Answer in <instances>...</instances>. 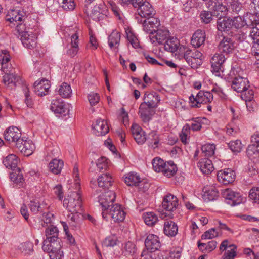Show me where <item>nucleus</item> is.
<instances>
[{
    "mask_svg": "<svg viewBox=\"0 0 259 259\" xmlns=\"http://www.w3.org/2000/svg\"><path fill=\"white\" fill-rule=\"evenodd\" d=\"M137 8L136 18L139 17V20L149 18L155 14V11L148 1Z\"/></svg>",
    "mask_w": 259,
    "mask_h": 259,
    "instance_id": "obj_9",
    "label": "nucleus"
},
{
    "mask_svg": "<svg viewBox=\"0 0 259 259\" xmlns=\"http://www.w3.org/2000/svg\"><path fill=\"white\" fill-rule=\"evenodd\" d=\"M88 99L90 105L93 106L99 103L100 100V97L97 93L91 92L88 95Z\"/></svg>",
    "mask_w": 259,
    "mask_h": 259,
    "instance_id": "obj_57",
    "label": "nucleus"
},
{
    "mask_svg": "<svg viewBox=\"0 0 259 259\" xmlns=\"http://www.w3.org/2000/svg\"><path fill=\"white\" fill-rule=\"evenodd\" d=\"M136 251V246L133 242L128 241L123 245V253L125 255H133Z\"/></svg>",
    "mask_w": 259,
    "mask_h": 259,
    "instance_id": "obj_49",
    "label": "nucleus"
},
{
    "mask_svg": "<svg viewBox=\"0 0 259 259\" xmlns=\"http://www.w3.org/2000/svg\"><path fill=\"white\" fill-rule=\"evenodd\" d=\"M120 34L117 31H113L108 37V44L111 49H117L120 40Z\"/></svg>",
    "mask_w": 259,
    "mask_h": 259,
    "instance_id": "obj_34",
    "label": "nucleus"
},
{
    "mask_svg": "<svg viewBox=\"0 0 259 259\" xmlns=\"http://www.w3.org/2000/svg\"><path fill=\"white\" fill-rule=\"evenodd\" d=\"M112 178L107 174L101 175L98 179V184L99 187L103 189H108L112 186Z\"/></svg>",
    "mask_w": 259,
    "mask_h": 259,
    "instance_id": "obj_33",
    "label": "nucleus"
},
{
    "mask_svg": "<svg viewBox=\"0 0 259 259\" xmlns=\"http://www.w3.org/2000/svg\"><path fill=\"white\" fill-rule=\"evenodd\" d=\"M189 53H185L184 57L188 64L193 68H197L202 64L201 59H196V58L189 55Z\"/></svg>",
    "mask_w": 259,
    "mask_h": 259,
    "instance_id": "obj_45",
    "label": "nucleus"
},
{
    "mask_svg": "<svg viewBox=\"0 0 259 259\" xmlns=\"http://www.w3.org/2000/svg\"><path fill=\"white\" fill-rule=\"evenodd\" d=\"M143 101V102L142 103V104H145L149 107L156 108L158 106L160 99L157 93L146 92L144 96Z\"/></svg>",
    "mask_w": 259,
    "mask_h": 259,
    "instance_id": "obj_22",
    "label": "nucleus"
},
{
    "mask_svg": "<svg viewBox=\"0 0 259 259\" xmlns=\"http://www.w3.org/2000/svg\"><path fill=\"white\" fill-rule=\"evenodd\" d=\"M215 146L214 144H206L202 146V153L205 156H211L214 154Z\"/></svg>",
    "mask_w": 259,
    "mask_h": 259,
    "instance_id": "obj_52",
    "label": "nucleus"
},
{
    "mask_svg": "<svg viewBox=\"0 0 259 259\" xmlns=\"http://www.w3.org/2000/svg\"><path fill=\"white\" fill-rule=\"evenodd\" d=\"M20 40L23 46L28 49H32L36 46L37 37L33 33L30 34L28 33H23L20 37Z\"/></svg>",
    "mask_w": 259,
    "mask_h": 259,
    "instance_id": "obj_23",
    "label": "nucleus"
},
{
    "mask_svg": "<svg viewBox=\"0 0 259 259\" xmlns=\"http://www.w3.org/2000/svg\"><path fill=\"white\" fill-rule=\"evenodd\" d=\"M93 133L97 136H101L106 135L109 132V128L106 120L98 119L96 122L92 125Z\"/></svg>",
    "mask_w": 259,
    "mask_h": 259,
    "instance_id": "obj_18",
    "label": "nucleus"
},
{
    "mask_svg": "<svg viewBox=\"0 0 259 259\" xmlns=\"http://www.w3.org/2000/svg\"><path fill=\"white\" fill-rule=\"evenodd\" d=\"M59 230L57 227L53 225H50L46 228L45 235L46 239L54 240L60 239L59 237Z\"/></svg>",
    "mask_w": 259,
    "mask_h": 259,
    "instance_id": "obj_36",
    "label": "nucleus"
},
{
    "mask_svg": "<svg viewBox=\"0 0 259 259\" xmlns=\"http://www.w3.org/2000/svg\"><path fill=\"white\" fill-rule=\"evenodd\" d=\"M203 196L206 201H212L218 198L219 192L214 187H211L204 192Z\"/></svg>",
    "mask_w": 259,
    "mask_h": 259,
    "instance_id": "obj_43",
    "label": "nucleus"
},
{
    "mask_svg": "<svg viewBox=\"0 0 259 259\" xmlns=\"http://www.w3.org/2000/svg\"><path fill=\"white\" fill-rule=\"evenodd\" d=\"M140 180L139 176L133 172L127 174L124 177L125 183L130 186L136 187Z\"/></svg>",
    "mask_w": 259,
    "mask_h": 259,
    "instance_id": "obj_37",
    "label": "nucleus"
},
{
    "mask_svg": "<svg viewBox=\"0 0 259 259\" xmlns=\"http://www.w3.org/2000/svg\"><path fill=\"white\" fill-rule=\"evenodd\" d=\"M222 195L223 198L226 200V202L231 206L238 205L242 201V198L240 193L230 189L223 190Z\"/></svg>",
    "mask_w": 259,
    "mask_h": 259,
    "instance_id": "obj_8",
    "label": "nucleus"
},
{
    "mask_svg": "<svg viewBox=\"0 0 259 259\" xmlns=\"http://www.w3.org/2000/svg\"><path fill=\"white\" fill-rule=\"evenodd\" d=\"M218 236V232L214 228H211L206 231L201 236L202 239H212Z\"/></svg>",
    "mask_w": 259,
    "mask_h": 259,
    "instance_id": "obj_61",
    "label": "nucleus"
},
{
    "mask_svg": "<svg viewBox=\"0 0 259 259\" xmlns=\"http://www.w3.org/2000/svg\"><path fill=\"white\" fill-rule=\"evenodd\" d=\"M236 178L234 170L230 168H226L218 172L217 179L218 181L224 185H228L233 183Z\"/></svg>",
    "mask_w": 259,
    "mask_h": 259,
    "instance_id": "obj_10",
    "label": "nucleus"
},
{
    "mask_svg": "<svg viewBox=\"0 0 259 259\" xmlns=\"http://www.w3.org/2000/svg\"><path fill=\"white\" fill-rule=\"evenodd\" d=\"M214 15L217 17H224L226 14L228 10L227 7L223 5L222 2L215 6L213 8Z\"/></svg>",
    "mask_w": 259,
    "mask_h": 259,
    "instance_id": "obj_50",
    "label": "nucleus"
},
{
    "mask_svg": "<svg viewBox=\"0 0 259 259\" xmlns=\"http://www.w3.org/2000/svg\"><path fill=\"white\" fill-rule=\"evenodd\" d=\"M163 44H164L165 50L175 52L178 49L179 41L176 38L169 37Z\"/></svg>",
    "mask_w": 259,
    "mask_h": 259,
    "instance_id": "obj_35",
    "label": "nucleus"
},
{
    "mask_svg": "<svg viewBox=\"0 0 259 259\" xmlns=\"http://www.w3.org/2000/svg\"><path fill=\"white\" fill-rule=\"evenodd\" d=\"M228 146L233 152L239 153L241 151L242 145L240 140L231 141L228 143Z\"/></svg>",
    "mask_w": 259,
    "mask_h": 259,
    "instance_id": "obj_53",
    "label": "nucleus"
},
{
    "mask_svg": "<svg viewBox=\"0 0 259 259\" xmlns=\"http://www.w3.org/2000/svg\"><path fill=\"white\" fill-rule=\"evenodd\" d=\"M35 146L31 140L24 139V138H17V148L24 156L31 155L34 149Z\"/></svg>",
    "mask_w": 259,
    "mask_h": 259,
    "instance_id": "obj_7",
    "label": "nucleus"
},
{
    "mask_svg": "<svg viewBox=\"0 0 259 259\" xmlns=\"http://www.w3.org/2000/svg\"><path fill=\"white\" fill-rule=\"evenodd\" d=\"M218 48L220 52L228 54L233 50L234 46L230 38L224 37L220 42Z\"/></svg>",
    "mask_w": 259,
    "mask_h": 259,
    "instance_id": "obj_30",
    "label": "nucleus"
},
{
    "mask_svg": "<svg viewBox=\"0 0 259 259\" xmlns=\"http://www.w3.org/2000/svg\"><path fill=\"white\" fill-rule=\"evenodd\" d=\"M96 164L100 171L106 170L108 166L107 159L105 157H102L98 159Z\"/></svg>",
    "mask_w": 259,
    "mask_h": 259,
    "instance_id": "obj_58",
    "label": "nucleus"
},
{
    "mask_svg": "<svg viewBox=\"0 0 259 259\" xmlns=\"http://www.w3.org/2000/svg\"><path fill=\"white\" fill-rule=\"evenodd\" d=\"M79 213H74L69 215L68 216V219H69V225L70 226L76 227L79 224Z\"/></svg>",
    "mask_w": 259,
    "mask_h": 259,
    "instance_id": "obj_62",
    "label": "nucleus"
},
{
    "mask_svg": "<svg viewBox=\"0 0 259 259\" xmlns=\"http://www.w3.org/2000/svg\"><path fill=\"white\" fill-rule=\"evenodd\" d=\"M178 231V227L176 223L171 220H166L164 222L163 232L164 233L170 237L175 236Z\"/></svg>",
    "mask_w": 259,
    "mask_h": 259,
    "instance_id": "obj_26",
    "label": "nucleus"
},
{
    "mask_svg": "<svg viewBox=\"0 0 259 259\" xmlns=\"http://www.w3.org/2000/svg\"><path fill=\"white\" fill-rule=\"evenodd\" d=\"M61 239H45L43 242L42 248L45 252L48 253L61 249Z\"/></svg>",
    "mask_w": 259,
    "mask_h": 259,
    "instance_id": "obj_21",
    "label": "nucleus"
},
{
    "mask_svg": "<svg viewBox=\"0 0 259 259\" xmlns=\"http://www.w3.org/2000/svg\"><path fill=\"white\" fill-rule=\"evenodd\" d=\"M145 245L147 250L153 252L159 248L160 242L157 236L150 234L147 236L145 241Z\"/></svg>",
    "mask_w": 259,
    "mask_h": 259,
    "instance_id": "obj_20",
    "label": "nucleus"
},
{
    "mask_svg": "<svg viewBox=\"0 0 259 259\" xmlns=\"http://www.w3.org/2000/svg\"><path fill=\"white\" fill-rule=\"evenodd\" d=\"M232 21L230 18L219 17L217 20V28L220 31H228L232 28Z\"/></svg>",
    "mask_w": 259,
    "mask_h": 259,
    "instance_id": "obj_28",
    "label": "nucleus"
},
{
    "mask_svg": "<svg viewBox=\"0 0 259 259\" xmlns=\"http://www.w3.org/2000/svg\"><path fill=\"white\" fill-rule=\"evenodd\" d=\"M117 239L114 236L107 237L102 243L103 246L113 247L116 245Z\"/></svg>",
    "mask_w": 259,
    "mask_h": 259,
    "instance_id": "obj_64",
    "label": "nucleus"
},
{
    "mask_svg": "<svg viewBox=\"0 0 259 259\" xmlns=\"http://www.w3.org/2000/svg\"><path fill=\"white\" fill-rule=\"evenodd\" d=\"M246 154L253 162H259V146L255 144L249 145L247 147Z\"/></svg>",
    "mask_w": 259,
    "mask_h": 259,
    "instance_id": "obj_31",
    "label": "nucleus"
},
{
    "mask_svg": "<svg viewBox=\"0 0 259 259\" xmlns=\"http://www.w3.org/2000/svg\"><path fill=\"white\" fill-rule=\"evenodd\" d=\"M231 19L232 21V27L236 29H240L245 27H249L259 24V20L256 19L251 13L246 14L242 16H235Z\"/></svg>",
    "mask_w": 259,
    "mask_h": 259,
    "instance_id": "obj_2",
    "label": "nucleus"
},
{
    "mask_svg": "<svg viewBox=\"0 0 259 259\" xmlns=\"http://www.w3.org/2000/svg\"><path fill=\"white\" fill-rule=\"evenodd\" d=\"M214 16V12L205 10L201 11L200 14V19L205 24L210 23Z\"/></svg>",
    "mask_w": 259,
    "mask_h": 259,
    "instance_id": "obj_51",
    "label": "nucleus"
},
{
    "mask_svg": "<svg viewBox=\"0 0 259 259\" xmlns=\"http://www.w3.org/2000/svg\"><path fill=\"white\" fill-rule=\"evenodd\" d=\"M108 10L104 5L95 6L92 9L90 17L93 20L100 21L106 18Z\"/></svg>",
    "mask_w": 259,
    "mask_h": 259,
    "instance_id": "obj_15",
    "label": "nucleus"
},
{
    "mask_svg": "<svg viewBox=\"0 0 259 259\" xmlns=\"http://www.w3.org/2000/svg\"><path fill=\"white\" fill-rule=\"evenodd\" d=\"M256 26V25H253L249 27L252 28L250 32V36L253 40L254 43L259 42V29L255 27Z\"/></svg>",
    "mask_w": 259,
    "mask_h": 259,
    "instance_id": "obj_63",
    "label": "nucleus"
},
{
    "mask_svg": "<svg viewBox=\"0 0 259 259\" xmlns=\"http://www.w3.org/2000/svg\"><path fill=\"white\" fill-rule=\"evenodd\" d=\"M17 249L24 256L31 255L34 252L33 243L29 240L21 242L17 247Z\"/></svg>",
    "mask_w": 259,
    "mask_h": 259,
    "instance_id": "obj_25",
    "label": "nucleus"
},
{
    "mask_svg": "<svg viewBox=\"0 0 259 259\" xmlns=\"http://www.w3.org/2000/svg\"><path fill=\"white\" fill-rule=\"evenodd\" d=\"M64 166V162L62 160L53 158L49 163L50 171L55 174L58 175L61 173Z\"/></svg>",
    "mask_w": 259,
    "mask_h": 259,
    "instance_id": "obj_29",
    "label": "nucleus"
},
{
    "mask_svg": "<svg viewBox=\"0 0 259 259\" xmlns=\"http://www.w3.org/2000/svg\"><path fill=\"white\" fill-rule=\"evenodd\" d=\"M146 140L148 141L149 146H151L153 148L157 147L159 139L156 131H152L150 132L147 137Z\"/></svg>",
    "mask_w": 259,
    "mask_h": 259,
    "instance_id": "obj_46",
    "label": "nucleus"
},
{
    "mask_svg": "<svg viewBox=\"0 0 259 259\" xmlns=\"http://www.w3.org/2000/svg\"><path fill=\"white\" fill-rule=\"evenodd\" d=\"M17 85L19 87V92L20 97L24 98V102L29 108H32L33 105V100L30 95V92L28 88L29 84L21 76L17 75Z\"/></svg>",
    "mask_w": 259,
    "mask_h": 259,
    "instance_id": "obj_4",
    "label": "nucleus"
},
{
    "mask_svg": "<svg viewBox=\"0 0 259 259\" xmlns=\"http://www.w3.org/2000/svg\"><path fill=\"white\" fill-rule=\"evenodd\" d=\"M236 249L237 246L235 245H228L227 240L222 241L220 246L221 251L226 250L223 256V259H234L237 255Z\"/></svg>",
    "mask_w": 259,
    "mask_h": 259,
    "instance_id": "obj_16",
    "label": "nucleus"
},
{
    "mask_svg": "<svg viewBox=\"0 0 259 259\" xmlns=\"http://www.w3.org/2000/svg\"><path fill=\"white\" fill-rule=\"evenodd\" d=\"M143 218L146 224L152 226L158 221V217L153 212H148L143 213Z\"/></svg>",
    "mask_w": 259,
    "mask_h": 259,
    "instance_id": "obj_42",
    "label": "nucleus"
},
{
    "mask_svg": "<svg viewBox=\"0 0 259 259\" xmlns=\"http://www.w3.org/2000/svg\"><path fill=\"white\" fill-rule=\"evenodd\" d=\"M245 91H242L241 93V98L244 101H250L253 99L254 92L250 87L248 88V89H245Z\"/></svg>",
    "mask_w": 259,
    "mask_h": 259,
    "instance_id": "obj_54",
    "label": "nucleus"
},
{
    "mask_svg": "<svg viewBox=\"0 0 259 259\" xmlns=\"http://www.w3.org/2000/svg\"><path fill=\"white\" fill-rule=\"evenodd\" d=\"M50 109L55 114L63 116H65L68 112L67 109L65 107L64 103L60 99L53 100L51 103Z\"/></svg>",
    "mask_w": 259,
    "mask_h": 259,
    "instance_id": "obj_24",
    "label": "nucleus"
},
{
    "mask_svg": "<svg viewBox=\"0 0 259 259\" xmlns=\"http://www.w3.org/2000/svg\"><path fill=\"white\" fill-rule=\"evenodd\" d=\"M154 108L149 107L145 104L141 103L138 114L142 121L145 123L148 122L155 113Z\"/></svg>",
    "mask_w": 259,
    "mask_h": 259,
    "instance_id": "obj_17",
    "label": "nucleus"
},
{
    "mask_svg": "<svg viewBox=\"0 0 259 259\" xmlns=\"http://www.w3.org/2000/svg\"><path fill=\"white\" fill-rule=\"evenodd\" d=\"M206 35L204 31L197 30L193 35L191 39V44L195 48H198L204 44Z\"/></svg>",
    "mask_w": 259,
    "mask_h": 259,
    "instance_id": "obj_27",
    "label": "nucleus"
},
{
    "mask_svg": "<svg viewBox=\"0 0 259 259\" xmlns=\"http://www.w3.org/2000/svg\"><path fill=\"white\" fill-rule=\"evenodd\" d=\"M50 86V81L45 78H42L34 83V91L38 96H43L49 93Z\"/></svg>",
    "mask_w": 259,
    "mask_h": 259,
    "instance_id": "obj_12",
    "label": "nucleus"
},
{
    "mask_svg": "<svg viewBox=\"0 0 259 259\" xmlns=\"http://www.w3.org/2000/svg\"><path fill=\"white\" fill-rule=\"evenodd\" d=\"M16 11L15 9H11L8 11L6 15V21L15 25L14 22H16Z\"/></svg>",
    "mask_w": 259,
    "mask_h": 259,
    "instance_id": "obj_56",
    "label": "nucleus"
},
{
    "mask_svg": "<svg viewBox=\"0 0 259 259\" xmlns=\"http://www.w3.org/2000/svg\"><path fill=\"white\" fill-rule=\"evenodd\" d=\"M198 166L205 174H210L213 170L212 161L208 158L201 159L198 163Z\"/></svg>",
    "mask_w": 259,
    "mask_h": 259,
    "instance_id": "obj_32",
    "label": "nucleus"
},
{
    "mask_svg": "<svg viewBox=\"0 0 259 259\" xmlns=\"http://www.w3.org/2000/svg\"><path fill=\"white\" fill-rule=\"evenodd\" d=\"M231 87L236 92L241 93L242 91H245V89H248L249 82L247 78L238 76L233 80Z\"/></svg>",
    "mask_w": 259,
    "mask_h": 259,
    "instance_id": "obj_19",
    "label": "nucleus"
},
{
    "mask_svg": "<svg viewBox=\"0 0 259 259\" xmlns=\"http://www.w3.org/2000/svg\"><path fill=\"white\" fill-rule=\"evenodd\" d=\"M190 130V127L189 126V125L186 124L183 127L180 135L181 142L185 144L187 143V135L189 133Z\"/></svg>",
    "mask_w": 259,
    "mask_h": 259,
    "instance_id": "obj_60",
    "label": "nucleus"
},
{
    "mask_svg": "<svg viewBox=\"0 0 259 259\" xmlns=\"http://www.w3.org/2000/svg\"><path fill=\"white\" fill-rule=\"evenodd\" d=\"M178 205V199L174 195L167 194L163 197L162 206L166 211H173L177 209Z\"/></svg>",
    "mask_w": 259,
    "mask_h": 259,
    "instance_id": "obj_13",
    "label": "nucleus"
},
{
    "mask_svg": "<svg viewBox=\"0 0 259 259\" xmlns=\"http://www.w3.org/2000/svg\"><path fill=\"white\" fill-rule=\"evenodd\" d=\"M249 198L254 202L259 203V187H253L249 191Z\"/></svg>",
    "mask_w": 259,
    "mask_h": 259,
    "instance_id": "obj_59",
    "label": "nucleus"
},
{
    "mask_svg": "<svg viewBox=\"0 0 259 259\" xmlns=\"http://www.w3.org/2000/svg\"><path fill=\"white\" fill-rule=\"evenodd\" d=\"M116 195L113 191H108L98 196V202L102 207V217L107 219V213L115 200Z\"/></svg>",
    "mask_w": 259,
    "mask_h": 259,
    "instance_id": "obj_3",
    "label": "nucleus"
},
{
    "mask_svg": "<svg viewBox=\"0 0 259 259\" xmlns=\"http://www.w3.org/2000/svg\"><path fill=\"white\" fill-rule=\"evenodd\" d=\"M78 35L77 33L72 34L71 36L70 48L68 51V54L71 56H74L78 51Z\"/></svg>",
    "mask_w": 259,
    "mask_h": 259,
    "instance_id": "obj_38",
    "label": "nucleus"
},
{
    "mask_svg": "<svg viewBox=\"0 0 259 259\" xmlns=\"http://www.w3.org/2000/svg\"><path fill=\"white\" fill-rule=\"evenodd\" d=\"M166 162H164L162 159L156 157L152 160V165L153 169L156 172H162L164 166Z\"/></svg>",
    "mask_w": 259,
    "mask_h": 259,
    "instance_id": "obj_48",
    "label": "nucleus"
},
{
    "mask_svg": "<svg viewBox=\"0 0 259 259\" xmlns=\"http://www.w3.org/2000/svg\"><path fill=\"white\" fill-rule=\"evenodd\" d=\"M58 92L63 98H69L72 94V90L69 84L64 82L60 85Z\"/></svg>",
    "mask_w": 259,
    "mask_h": 259,
    "instance_id": "obj_47",
    "label": "nucleus"
},
{
    "mask_svg": "<svg viewBox=\"0 0 259 259\" xmlns=\"http://www.w3.org/2000/svg\"><path fill=\"white\" fill-rule=\"evenodd\" d=\"M4 165L12 171H15L16 168V155L15 154H9L3 160Z\"/></svg>",
    "mask_w": 259,
    "mask_h": 259,
    "instance_id": "obj_40",
    "label": "nucleus"
},
{
    "mask_svg": "<svg viewBox=\"0 0 259 259\" xmlns=\"http://www.w3.org/2000/svg\"><path fill=\"white\" fill-rule=\"evenodd\" d=\"M109 213L112 220L115 222H121L125 217V212L121 206L118 204L113 205L109 209L107 214Z\"/></svg>",
    "mask_w": 259,
    "mask_h": 259,
    "instance_id": "obj_11",
    "label": "nucleus"
},
{
    "mask_svg": "<svg viewBox=\"0 0 259 259\" xmlns=\"http://www.w3.org/2000/svg\"><path fill=\"white\" fill-rule=\"evenodd\" d=\"M213 95L210 92L200 91L195 96L192 94L189 97L191 106L192 107L199 108L202 104H206L211 102Z\"/></svg>",
    "mask_w": 259,
    "mask_h": 259,
    "instance_id": "obj_5",
    "label": "nucleus"
},
{
    "mask_svg": "<svg viewBox=\"0 0 259 259\" xmlns=\"http://www.w3.org/2000/svg\"><path fill=\"white\" fill-rule=\"evenodd\" d=\"M177 168L176 165L172 161H169L166 163L164 166L162 173L163 175L167 177L173 176L177 172Z\"/></svg>",
    "mask_w": 259,
    "mask_h": 259,
    "instance_id": "obj_41",
    "label": "nucleus"
},
{
    "mask_svg": "<svg viewBox=\"0 0 259 259\" xmlns=\"http://www.w3.org/2000/svg\"><path fill=\"white\" fill-rule=\"evenodd\" d=\"M3 81L5 84L11 89H15L16 86V77L10 73H6L4 75Z\"/></svg>",
    "mask_w": 259,
    "mask_h": 259,
    "instance_id": "obj_44",
    "label": "nucleus"
},
{
    "mask_svg": "<svg viewBox=\"0 0 259 259\" xmlns=\"http://www.w3.org/2000/svg\"><path fill=\"white\" fill-rule=\"evenodd\" d=\"M109 4V8L111 9L113 12L114 15L119 19H122V13L120 9L116 5V3L112 0H110L108 2Z\"/></svg>",
    "mask_w": 259,
    "mask_h": 259,
    "instance_id": "obj_55",
    "label": "nucleus"
},
{
    "mask_svg": "<svg viewBox=\"0 0 259 259\" xmlns=\"http://www.w3.org/2000/svg\"><path fill=\"white\" fill-rule=\"evenodd\" d=\"M81 199L79 192H71L63 201V205L70 212L80 213L81 211Z\"/></svg>",
    "mask_w": 259,
    "mask_h": 259,
    "instance_id": "obj_1",
    "label": "nucleus"
},
{
    "mask_svg": "<svg viewBox=\"0 0 259 259\" xmlns=\"http://www.w3.org/2000/svg\"><path fill=\"white\" fill-rule=\"evenodd\" d=\"M169 37V31L163 27L157 29L154 32H151L149 35L151 42L155 45L163 44Z\"/></svg>",
    "mask_w": 259,
    "mask_h": 259,
    "instance_id": "obj_6",
    "label": "nucleus"
},
{
    "mask_svg": "<svg viewBox=\"0 0 259 259\" xmlns=\"http://www.w3.org/2000/svg\"><path fill=\"white\" fill-rule=\"evenodd\" d=\"M16 126H12L9 127L4 133V138L9 143H16V132L15 131Z\"/></svg>",
    "mask_w": 259,
    "mask_h": 259,
    "instance_id": "obj_39",
    "label": "nucleus"
},
{
    "mask_svg": "<svg viewBox=\"0 0 259 259\" xmlns=\"http://www.w3.org/2000/svg\"><path fill=\"white\" fill-rule=\"evenodd\" d=\"M226 59L224 55L221 53H215L211 59L212 72L215 73L216 75H219L221 71L223 72V64Z\"/></svg>",
    "mask_w": 259,
    "mask_h": 259,
    "instance_id": "obj_14",
    "label": "nucleus"
}]
</instances>
